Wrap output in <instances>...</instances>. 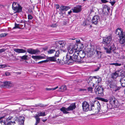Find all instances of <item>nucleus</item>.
Returning <instances> with one entry per match:
<instances>
[{
	"instance_id": "23",
	"label": "nucleus",
	"mask_w": 125,
	"mask_h": 125,
	"mask_svg": "<svg viewBox=\"0 0 125 125\" xmlns=\"http://www.w3.org/2000/svg\"><path fill=\"white\" fill-rule=\"evenodd\" d=\"M110 8L108 6L106 5H104L103 7V11L104 12H109V11L110 10Z\"/></svg>"
},
{
	"instance_id": "56",
	"label": "nucleus",
	"mask_w": 125,
	"mask_h": 125,
	"mask_svg": "<svg viewBox=\"0 0 125 125\" xmlns=\"http://www.w3.org/2000/svg\"><path fill=\"white\" fill-rule=\"evenodd\" d=\"M43 61V62H48V59H47L45 60H44V61Z\"/></svg>"
},
{
	"instance_id": "40",
	"label": "nucleus",
	"mask_w": 125,
	"mask_h": 125,
	"mask_svg": "<svg viewBox=\"0 0 125 125\" xmlns=\"http://www.w3.org/2000/svg\"><path fill=\"white\" fill-rule=\"evenodd\" d=\"M99 76H94L93 77H90V78L91 79V80H92V79H93V78H94L95 79H97L98 78H99Z\"/></svg>"
},
{
	"instance_id": "16",
	"label": "nucleus",
	"mask_w": 125,
	"mask_h": 125,
	"mask_svg": "<svg viewBox=\"0 0 125 125\" xmlns=\"http://www.w3.org/2000/svg\"><path fill=\"white\" fill-rule=\"evenodd\" d=\"M27 51L29 53L32 54H36L40 52L39 51L37 50L31 48L27 49Z\"/></svg>"
},
{
	"instance_id": "38",
	"label": "nucleus",
	"mask_w": 125,
	"mask_h": 125,
	"mask_svg": "<svg viewBox=\"0 0 125 125\" xmlns=\"http://www.w3.org/2000/svg\"><path fill=\"white\" fill-rule=\"evenodd\" d=\"M102 101H103L105 102H108V100L107 99H105L104 98H99Z\"/></svg>"
},
{
	"instance_id": "2",
	"label": "nucleus",
	"mask_w": 125,
	"mask_h": 125,
	"mask_svg": "<svg viewBox=\"0 0 125 125\" xmlns=\"http://www.w3.org/2000/svg\"><path fill=\"white\" fill-rule=\"evenodd\" d=\"M76 51L74 52L73 55H72L71 54V58L73 61V63L74 62H77L79 63H82L84 62L83 59H82L79 56V52H76Z\"/></svg>"
},
{
	"instance_id": "41",
	"label": "nucleus",
	"mask_w": 125,
	"mask_h": 125,
	"mask_svg": "<svg viewBox=\"0 0 125 125\" xmlns=\"http://www.w3.org/2000/svg\"><path fill=\"white\" fill-rule=\"evenodd\" d=\"M59 51H56L55 54V56L56 57H58L59 56Z\"/></svg>"
},
{
	"instance_id": "62",
	"label": "nucleus",
	"mask_w": 125,
	"mask_h": 125,
	"mask_svg": "<svg viewBox=\"0 0 125 125\" xmlns=\"http://www.w3.org/2000/svg\"><path fill=\"white\" fill-rule=\"evenodd\" d=\"M39 106H40V107H44V105H42V104H39Z\"/></svg>"
},
{
	"instance_id": "55",
	"label": "nucleus",
	"mask_w": 125,
	"mask_h": 125,
	"mask_svg": "<svg viewBox=\"0 0 125 125\" xmlns=\"http://www.w3.org/2000/svg\"><path fill=\"white\" fill-rule=\"evenodd\" d=\"M57 26L56 24H52L51 25V27H55Z\"/></svg>"
},
{
	"instance_id": "27",
	"label": "nucleus",
	"mask_w": 125,
	"mask_h": 125,
	"mask_svg": "<svg viewBox=\"0 0 125 125\" xmlns=\"http://www.w3.org/2000/svg\"><path fill=\"white\" fill-rule=\"evenodd\" d=\"M78 48V50L81 51L83 47V44L82 43H79V44H77Z\"/></svg>"
},
{
	"instance_id": "63",
	"label": "nucleus",
	"mask_w": 125,
	"mask_h": 125,
	"mask_svg": "<svg viewBox=\"0 0 125 125\" xmlns=\"http://www.w3.org/2000/svg\"><path fill=\"white\" fill-rule=\"evenodd\" d=\"M58 88V86H57V87H56L55 88H52V90H55L56 89Z\"/></svg>"
},
{
	"instance_id": "34",
	"label": "nucleus",
	"mask_w": 125,
	"mask_h": 125,
	"mask_svg": "<svg viewBox=\"0 0 125 125\" xmlns=\"http://www.w3.org/2000/svg\"><path fill=\"white\" fill-rule=\"evenodd\" d=\"M7 33H2L0 34V37H4L6 36L7 35Z\"/></svg>"
},
{
	"instance_id": "25",
	"label": "nucleus",
	"mask_w": 125,
	"mask_h": 125,
	"mask_svg": "<svg viewBox=\"0 0 125 125\" xmlns=\"http://www.w3.org/2000/svg\"><path fill=\"white\" fill-rule=\"evenodd\" d=\"M60 110L63 112V114H67L69 113V112H67V108L62 107L61 108Z\"/></svg>"
},
{
	"instance_id": "18",
	"label": "nucleus",
	"mask_w": 125,
	"mask_h": 125,
	"mask_svg": "<svg viewBox=\"0 0 125 125\" xmlns=\"http://www.w3.org/2000/svg\"><path fill=\"white\" fill-rule=\"evenodd\" d=\"M70 7L69 6H66L62 5L60 7V10L61 11H67L68 9H70Z\"/></svg>"
},
{
	"instance_id": "44",
	"label": "nucleus",
	"mask_w": 125,
	"mask_h": 125,
	"mask_svg": "<svg viewBox=\"0 0 125 125\" xmlns=\"http://www.w3.org/2000/svg\"><path fill=\"white\" fill-rule=\"evenodd\" d=\"M7 65H0V68H3L7 67Z\"/></svg>"
},
{
	"instance_id": "50",
	"label": "nucleus",
	"mask_w": 125,
	"mask_h": 125,
	"mask_svg": "<svg viewBox=\"0 0 125 125\" xmlns=\"http://www.w3.org/2000/svg\"><path fill=\"white\" fill-rule=\"evenodd\" d=\"M121 65V63H115V66H120Z\"/></svg>"
},
{
	"instance_id": "52",
	"label": "nucleus",
	"mask_w": 125,
	"mask_h": 125,
	"mask_svg": "<svg viewBox=\"0 0 125 125\" xmlns=\"http://www.w3.org/2000/svg\"><path fill=\"white\" fill-rule=\"evenodd\" d=\"M5 51L4 49H0V53H1Z\"/></svg>"
},
{
	"instance_id": "33",
	"label": "nucleus",
	"mask_w": 125,
	"mask_h": 125,
	"mask_svg": "<svg viewBox=\"0 0 125 125\" xmlns=\"http://www.w3.org/2000/svg\"><path fill=\"white\" fill-rule=\"evenodd\" d=\"M122 79L121 78L120 82L121 85H122V86L123 87H125V83L124 82V80L123 81V82H122Z\"/></svg>"
},
{
	"instance_id": "6",
	"label": "nucleus",
	"mask_w": 125,
	"mask_h": 125,
	"mask_svg": "<svg viewBox=\"0 0 125 125\" xmlns=\"http://www.w3.org/2000/svg\"><path fill=\"white\" fill-rule=\"evenodd\" d=\"M111 40L112 38L110 36L104 37L103 39V43L105 45L109 47L110 45Z\"/></svg>"
},
{
	"instance_id": "64",
	"label": "nucleus",
	"mask_w": 125,
	"mask_h": 125,
	"mask_svg": "<svg viewBox=\"0 0 125 125\" xmlns=\"http://www.w3.org/2000/svg\"><path fill=\"white\" fill-rule=\"evenodd\" d=\"M23 24L22 23H21H21L19 24V25L20 27H22V26H23Z\"/></svg>"
},
{
	"instance_id": "3",
	"label": "nucleus",
	"mask_w": 125,
	"mask_h": 125,
	"mask_svg": "<svg viewBox=\"0 0 125 125\" xmlns=\"http://www.w3.org/2000/svg\"><path fill=\"white\" fill-rule=\"evenodd\" d=\"M107 84L110 88L113 89L115 92L119 90L121 88L120 87L117 86L114 81L108 80L107 82Z\"/></svg>"
},
{
	"instance_id": "7",
	"label": "nucleus",
	"mask_w": 125,
	"mask_h": 125,
	"mask_svg": "<svg viewBox=\"0 0 125 125\" xmlns=\"http://www.w3.org/2000/svg\"><path fill=\"white\" fill-rule=\"evenodd\" d=\"M46 115L45 112H40L38 114L34 116V117L35 118L36 120L35 123V125H37L40 122V118L39 117L40 116H44Z\"/></svg>"
},
{
	"instance_id": "46",
	"label": "nucleus",
	"mask_w": 125,
	"mask_h": 125,
	"mask_svg": "<svg viewBox=\"0 0 125 125\" xmlns=\"http://www.w3.org/2000/svg\"><path fill=\"white\" fill-rule=\"evenodd\" d=\"M76 41L77 43V44H79V43H82L80 41V40L79 39H77L76 40Z\"/></svg>"
},
{
	"instance_id": "45",
	"label": "nucleus",
	"mask_w": 125,
	"mask_h": 125,
	"mask_svg": "<svg viewBox=\"0 0 125 125\" xmlns=\"http://www.w3.org/2000/svg\"><path fill=\"white\" fill-rule=\"evenodd\" d=\"M23 119H19V121L21 122V124H24V118H23Z\"/></svg>"
},
{
	"instance_id": "58",
	"label": "nucleus",
	"mask_w": 125,
	"mask_h": 125,
	"mask_svg": "<svg viewBox=\"0 0 125 125\" xmlns=\"http://www.w3.org/2000/svg\"><path fill=\"white\" fill-rule=\"evenodd\" d=\"M72 12V11L70 10V11H69L68 12V14L69 15H70L71 14V13Z\"/></svg>"
},
{
	"instance_id": "4",
	"label": "nucleus",
	"mask_w": 125,
	"mask_h": 125,
	"mask_svg": "<svg viewBox=\"0 0 125 125\" xmlns=\"http://www.w3.org/2000/svg\"><path fill=\"white\" fill-rule=\"evenodd\" d=\"M71 54L69 55L68 54H67L65 57H64L63 59H62V61H61V63L63 64H64L67 63L69 64L70 63H73V61L71 58Z\"/></svg>"
},
{
	"instance_id": "13",
	"label": "nucleus",
	"mask_w": 125,
	"mask_h": 125,
	"mask_svg": "<svg viewBox=\"0 0 125 125\" xmlns=\"http://www.w3.org/2000/svg\"><path fill=\"white\" fill-rule=\"evenodd\" d=\"M82 107L83 110L84 111H87L90 110L89 104L87 102L85 101L83 102Z\"/></svg>"
},
{
	"instance_id": "59",
	"label": "nucleus",
	"mask_w": 125,
	"mask_h": 125,
	"mask_svg": "<svg viewBox=\"0 0 125 125\" xmlns=\"http://www.w3.org/2000/svg\"><path fill=\"white\" fill-rule=\"evenodd\" d=\"M26 21H24L23 20H21V21L20 22V24L21 23H22L23 24L25 22H26Z\"/></svg>"
},
{
	"instance_id": "20",
	"label": "nucleus",
	"mask_w": 125,
	"mask_h": 125,
	"mask_svg": "<svg viewBox=\"0 0 125 125\" xmlns=\"http://www.w3.org/2000/svg\"><path fill=\"white\" fill-rule=\"evenodd\" d=\"M14 51L18 53H22L26 52V51L24 49H22L16 48L14 49Z\"/></svg>"
},
{
	"instance_id": "14",
	"label": "nucleus",
	"mask_w": 125,
	"mask_h": 125,
	"mask_svg": "<svg viewBox=\"0 0 125 125\" xmlns=\"http://www.w3.org/2000/svg\"><path fill=\"white\" fill-rule=\"evenodd\" d=\"M100 17L98 15H95L93 17L92 23L93 24L96 25L98 24V22L100 21Z\"/></svg>"
},
{
	"instance_id": "24",
	"label": "nucleus",
	"mask_w": 125,
	"mask_h": 125,
	"mask_svg": "<svg viewBox=\"0 0 125 125\" xmlns=\"http://www.w3.org/2000/svg\"><path fill=\"white\" fill-rule=\"evenodd\" d=\"M47 59H48V62H55L56 61V58L54 57H47Z\"/></svg>"
},
{
	"instance_id": "28",
	"label": "nucleus",
	"mask_w": 125,
	"mask_h": 125,
	"mask_svg": "<svg viewBox=\"0 0 125 125\" xmlns=\"http://www.w3.org/2000/svg\"><path fill=\"white\" fill-rule=\"evenodd\" d=\"M117 76H118L116 72L112 74L111 77L113 79H115Z\"/></svg>"
},
{
	"instance_id": "22",
	"label": "nucleus",
	"mask_w": 125,
	"mask_h": 125,
	"mask_svg": "<svg viewBox=\"0 0 125 125\" xmlns=\"http://www.w3.org/2000/svg\"><path fill=\"white\" fill-rule=\"evenodd\" d=\"M118 76H121L123 77L124 76V73L121 70H118L116 71Z\"/></svg>"
},
{
	"instance_id": "10",
	"label": "nucleus",
	"mask_w": 125,
	"mask_h": 125,
	"mask_svg": "<svg viewBox=\"0 0 125 125\" xmlns=\"http://www.w3.org/2000/svg\"><path fill=\"white\" fill-rule=\"evenodd\" d=\"M16 3L15 2H13L12 5V8L15 11L16 13L20 12L22 11V8L19 4H18V6H16L14 7L13 5H16Z\"/></svg>"
},
{
	"instance_id": "12",
	"label": "nucleus",
	"mask_w": 125,
	"mask_h": 125,
	"mask_svg": "<svg viewBox=\"0 0 125 125\" xmlns=\"http://www.w3.org/2000/svg\"><path fill=\"white\" fill-rule=\"evenodd\" d=\"M3 84L0 85L1 88H9L12 86V84L10 82L5 81L2 82Z\"/></svg>"
},
{
	"instance_id": "43",
	"label": "nucleus",
	"mask_w": 125,
	"mask_h": 125,
	"mask_svg": "<svg viewBox=\"0 0 125 125\" xmlns=\"http://www.w3.org/2000/svg\"><path fill=\"white\" fill-rule=\"evenodd\" d=\"M32 58L34 59H38V56L32 55Z\"/></svg>"
},
{
	"instance_id": "57",
	"label": "nucleus",
	"mask_w": 125,
	"mask_h": 125,
	"mask_svg": "<svg viewBox=\"0 0 125 125\" xmlns=\"http://www.w3.org/2000/svg\"><path fill=\"white\" fill-rule=\"evenodd\" d=\"M90 13H91L92 12H94V11L93 9V8H91L90 9Z\"/></svg>"
},
{
	"instance_id": "19",
	"label": "nucleus",
	"mask_w": 125,
	"mask_h": 125,
	"mask_svg": "<svg viewBox=\"0 0 125 125\" xmlns=\"http://www.w3.org/2000/svg\"><path fill=\"white\" fill-rule=\"evenodd\" d=\"M57 42L59 44H60L61 46H60V48L61 49H63V48L66 44L65 42L64 41H57Z\"/></svg>"
},
{
	"instance_id": "54",
	"label": "nucleus",
	"mask_w": 125,
	"mask_h": 125,
	"mask_svg": "<svg viewBox=\"0 0 125 125\" xmlns=\"http://www.w3.org/2000/svg\"><path fill=\"white\" fill-rule=\"evenodd\" d=\"M100 67H98L97 68L94 69V71H96L98 70L100 68Z\"/></svg>"
},
{
	"instance_id": "9",
	"label": "nucleus",
	"mask_w": 125,
	"mask_h": 125,
	"mask_svg": "<svg viewBox=\"0 0 125 125\" xmlns=\"http://www.w3.org/2000/svg\"><path fill=\"white\" fill-rule=\"evenodd\" d=\"M67 49L68 52L70 54H72L73 52V51L74 50L78 51L77 44L73 45L71 46L70 47H68Z\"/></svg>"
},
{
	"instance_id": "48",
	"label": "nucleus",
	"mask_w": 125,
	"mask_h": 125,
	"mask_svg": "<svg viewBox=\"0 0 125 125\" xmlns=\"http://www.w3.org/2000/svg\"><path fill=\"white\" fill-rule=\"evenodd\" d=\"M44 58H45V57L43 56H38V59H44Z\"/></svg>"
},
{
	"instance_id": "8",
	"label": "nucleus",
	"mask_w": 125,
	"mask_h": 125,
	"mask_svg": "<svg viewBox=\"0 0 125 125\" xmlns=\"http://www.w3.org/2000/svg\"><path fill=\"white\" fill-rule=\"evenodd\" d=\"M110 102V104L113 105H114L116 106H118L119 103L116 99L113 96H111L109 99Z\"/></svg>"
},
{
	"instance_id": "1",
	"label": "nucleus",
	"mask_w": 125,
	"mask_h": 125,
	"mask_svg": "<svg viewBox=\"0 0 125 125\" xmlns=\"http://www.w3.org/2000/svg\"><path fill=\"white\" fill-rule=\"evenodd\" d=\"M115 33L120 38V42L123 44L125 42V33L121 28H118L116 30Z\"/></svg>"
},
{
	"instance_id": "42",
	"label": "nucleus",
	"mask_w": 125,
	"mask_h": 125,
	"mask_svg": "<svg viewBox=\"0 0 125 125\" xmlns=\"http://www.w3.org/2000/svg\"><path fill=\"white\" fill-rule=\"evenodd\" d=\"M33 18V17L31 14L28 15V19L29 20H31Z\"/></svg>"
},
{
	"instance_id": "39",
	"label": "nucleus",
	"mask_w": 125,
	"mask_h": 125,
	"mask_svg": "<svg viewBox=\"0 0 125 125\" xmlns=\"http://www.w3.org/2000/svg\"><path fill=\"white\" fill-rule=\"evenodd\" d=\"M97 55H98V58H101V54L100 52L97 51Z\"/></svg>"
},
{
	"instance_id": "35",
	"label": "nucleus",
	"mask_w": 125,
	"mask_h": 125,
	"mask_svg": "<svg viewBox=\"0 0 125 125\" xmlns=\"http://www.w3.org/2000/svg\"><path fill=\"white\" fill-rule=\"evenodd\" d=\"M93 88L92 87H88V88L87 90L89 92L91 93H92L93 92Z\"/></svg>"
},
{
	"instance_id": "61",
	"label": "nucleus",
	"mask_w": 125,
	"mask_h": 125,
	"mask_svg": "<svg viewBox=\"0 0 125 125\" xmlns=\"http://www.w3.org/2000/svg\"><path fill=\"white\" fill-rule=\"evenodd\" d=\"M46 89L47 91H49L52 90V88H46Z\"/></svg>"
},
{
	"instance_id": "31",
	"label": "nucleus",
	"mask_w": 125,
	"mask_h": 125,
	"mask_svg": "<svg viewBox=\"0 0 125 125\" xmlns=\"http://www.w3.org/2000/svg\"><path fill=\"white\" fill-rule=\"evenodd\" d=\"M20 57L21 59L22 60H26L28 59L27 57L28 56L27 55H24L22 56H21Z\"/></svg>"
},
{
	"instance_id": "60",
	"label": "nucleus",
	"mask_w": 125,
	"mask_h": 125,
	"mask_svg": "<svg viewBox=\"0 0 125 125\" xmlns=\"http://www.w3.org/2000/svg\"><path fill=\"white\" fill-rule=\"evenodd\" d=\"M55 6L57 9H58L59 8V6L58 4H56Z\"/></svg>"
},
{
	"instance_id": "5",
	"label": "nucleus",
	"mask_w": 125,
	"mask_h": 125,
	"mask_svg": "<svg viewBox=\"0 0 125 125\" xmlns=\"http://www.w3.org/2000/svg\"><path fill=\"white\" fill-rule=\"evenodd\" d=\"M104 88L101 86H97L95 87L94 91L96 94L98 96H102L104 95Z\"/></svg>"
},
{
	"instance_id": "36",
	"label": "nucleus",
	"mask_w": 125,
	"mask_h": 125,
	"mask_svg": "<svg viewBox=\"0 0 125 125\" xmlns=\"http://www.w3.org/2000/svg\"><path fill=\"white\" fill-rule=\"evenodd\" d=\"M109 0L110 1H109V2L111 3L112 6H113L115 3V1H112L111 0Z\"/></svg>"
},
{
	"instance_id": "30",
	"label": "nucleus",
	"mask_w": 125,
	"mask_h": 125,
	"mask_svg": "<svg viewBox=\"0 0 125 125\" xmlns=\"http://www.w3.org/2000/svg\"><path fill=\"white\" fill-rule=\"evenodd\" d=\"M104 49L106 50V52L107 53H110L111 52V49L110 48L109 49L105 47H104Z\"/></svg>"
},
{
	"instance_id": "37",
	"label": "nucleus",
	"mask_w": 125,
	"mask_h": 125,
	"mask_svg": "<svg viewBox=\"0 0 125 125\" xmlns=\"http://www.w3.org/2000/svg\"><path fill=\"white\" fill-rule=\"evenodd\" d=\"M19 25V24H17L16 23H15V26L13 27V29H15L16 28H18L19 29H20V28L19 27L18 25Z\"/></svg>"
},
{
	"instance_id": "51",
	"label": "nucleus",
	"mask_w": 125,
	"mask_h": 125,
	"mask_svg": "<svg viewBox=\"0 0 125 125\" xmlns=\"http://www.w3.org/2000/svg\"><path fill=\"white\" fill-rule=\"evenodd\" d=\"M101 1L103 3H106L109 2V1L107 0H101Z\"/></svg>"
},
{
	"instance_id": "32",
	"label": "nucleus",
	"mask_w": 125,
	"mask_h": 125,
	"mask_svg": "<svg viewBox=\"0 0 125 125\" xmlns=\"http://www.w3.org/2000/svg\"><path fill=\"white\" fill-rule=\"evenodd\" d=\"M55 51L54 49H51L48 51V53L49 54H51L54 53Z\"/></svg>"
},
{
	"instance_id": "11",
	"label": "nucleus",
	"mask_w": 125,
	"mask_h": 125,
	"mask_svg": "<svg viewBox=\"0 0 125 125\" xmlns=\"http://www.w3.org/2000/svg\"><path fill=\"white\" fill-rule=\"evenodd\" d=\"M91 104V110H90V111L92 110L93 109H94V108L95 106H96L97 105L98 106L97 107V109L99 110L100 109V104L98 101H94L93 103H92Z\"/></svg>"
},
{
	"instance_id": "15",
	"label": "nucleus",
	"mask_w": 125,
	"mask_h": 125,
	"mask_svg": "<svg viewBox=\"0 0 125 125\" xmlns=\"http://www.w3.org/2000/svg\"><path fill=\"white\" fill-rule=\"evenodd\" d=\"M82 6L80 5H77L72 8L71 10L73 11V12L78 13L80 12L82 10Z\"/></svg>"
},
{
	"instance_id": "29",
	"label": "nucleus",
	"mask_w": 125,
	"mask_h": 125,
	"mask_svg": "<svg viewBox=\"0 0 125 125\" xmlns=\"http://www.w3.org/2000/svg\"><path fill=\"white\" fill-rule=\"evenodd\" d=\"M110 48L112 51H114L116 49V48L114 45V43L111 44V45L110 46Z\"/></svg>"
},
{
	"instance_id": "26",
	"label": "nucleus",
	"mask_w": 125,
	"mask_h": 125,
	"mask_svg": "<svg viewBox=\"0 0 125 125\" xmlns=\"http://www.w3.org/2000/svg\"><path fill=\"white\" fill-rule=\"evenodd\" d=\"M66 89L67 87L65 85L62 86L59 88V91L62 92L65 90Z\"/></svg>"
},
{
	"instance_id": "49",
	"label": "nucleus",
	"mask_w": 125,
	"mask_h": 125,
	"mask_svg": "<svg viewBox=\"0 0 125 125\" xmlns=\"http://www.w3.org/2000/svg\"><path fill=\"white\" fill-rule=\"evenodd\" d=\"M121 78L122 79V82H123V81H124L125 82V75L123 77H122Z\"/></svg>"
},
{
	"instance_id": "17",
	"label": "nucleus",
	"mask_w": 125,
	"mask_h": 125,
	"mask_svg": "<svg viewBox=\"0 0 125 125\" xmlns=\"http://www.w3.org/2000/svg\"><path fill=\"white\" fill-rule=\"evenodd\" d=\"M79 56L81 58V59H83L84 60V62H85V55L86 53L85 52L83 51H80L79 52Z\"/></svg>"
},
{
	"instance_id": "47",
	"label": "nucleus",
	"mask_w": 125,
	"mask_h": 125,
	"mask_svg": "<svg viewBox=\"0 0 125 125\" xmlns=\"http://www.w3.org/2000/svg\"><path fill=\"white\" fill-rule=\"evenodd\" d=\"M97 79V81L98 83H100L102 81V79L100 77H99V78H98Z\"/></svg>"
},
{
	"instance_id": "53",
	"label": "nucleus",
	"mask_w": 125,
	"mask_h": 125,
	"mask_svg": "<svg viewBox=\"0 0 125 125\" xmlns=\"http://www.w3.org/2000/svg\"><path fill=\"white\" fill-rule=\"evenodd\" d=\"M5 75L6 76H9L10 75V74L9 72H6L5 73Z\"/></svg>"
},
{
	"instance_id": "21",
	"label": "nucleus",
	"mask_w": 125,
	"mask_h": 125,
	"mask_svg": "<svg viewBox=\"0 0 125 125\" xmlns=\"http://www.w3.org/2000/svg\"><path fill=\"white\" fill-rule=\"evenodd\" d=\"M76 108L75 104L73 103L71 104L70 106L67 108V111L72 110Z\"/></svg>"
}]
</instances>
